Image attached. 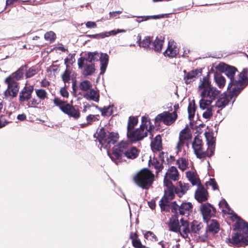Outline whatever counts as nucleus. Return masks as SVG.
<instances>
[{"label": "nucleus", "instance_id": "f257e3e1", "mask_svg": "<svg viewBox=\"0 0 248 248\" xmlns=\"http://www.w3.org/2000/svg\"><path fill=\"white\" fill-rule=\"evenodd\" d=\"M216 68L220 72L225 73L227 77L230 78V82L228 86V90L233 86L232 88L233 89V92H236V94L240 93L248 85V68L244 69L236 78H234V76L237 69L234 66L221 62L217 65Z\"/></svg>", "mask_w": 248, "mask_h": 248}, {"label": "nucleus", "instance_id": "f03ea898", "mask_svg": "<svg viewBox=\"0 0 248 248\" xmlns=\"http://www.w3.org/2000/svg\"><path fill=\"white\" fill-rule=\"evenodd\" d=\"M24 73V67L21 66L5 79V82L8 85L7 89L4 93L5 98H13L17 95L19 91V85L17 81L23 78Z\"/></svg>", "mask_w": 248, "mask_h": 248}, {"label": "nucleus", "instance_id": "7ed1b4c3", "mask_svg": "<svg viewBox=\"0 0 248 248\" xmlns=\"http://www.w3.org/2000/svg\"><path fill=\"white\" fill-rule=\"evenodd\" d=\"M154 128V126L151 124L150 120L144 116L142 117L140 127L132 132L133 133V137H131L129 134H126L127 138L131 143L140 141L147 136L148 131L152 130Z\"/></svg>", "mask_w": 248, "mask_h": 248}, {"label": "nucleus", "instance_id": "20e7f679", "mask_svg": "<svg viewBox=\"0 0 248 248\" xmlns=\"http://www.w3.org/2000/svg\"><path fill=\"white\" fill-rule=\"evenodd\" d=\"M220 93V91L213 86L203 90L201 93L202 98L199 102L200 108L205 109L211 105L214 100L218 97Z\"/></svg>", "mask_w": 248, "mask_h": 248}, {"label": "nucleus", "instance_id": "39448f33", "mask_svg": "<svg viewBox=\"0 0 248 248\" xmlns=\"http://www.w3.org/2000/svg\"><path fill=\"white\" fill-rule=\"evenodd\" d=\"M155 175L147 168H143L133 177L135 183L142 188L151 186L154 181Z\"/></svg>", "mask_w": 248, "mask_h": 248}, {"label": "nucleus", "instance_id": "423d86ee", "mask_svg": "<svg viewBox=\"0 0 248 248\" xmlns=\"http://www.w3.org/2000/svg\"><path fill=\"white\" fill-rule=\"evenodd\" d=\"M130 146L129 141L122 140L113 148L112 155L109 154V158L118 164V163L121 162L122 156Z\"/></svg>", "mask_w": 248, "mask_h": 248}, {"label": "nucleus", "instance_id": "0eeeda50", "mask_svg": "<svg viewBox=\"0 0 248 248\" xmlns=\"http://www.w3.org/2000/svg\"><path fill=\"white\" fill-rule=\"evenodd\" d=\"M54 104L59 107L60 109L69 116L78 119L80 116L79 111L76 109L72 105L56 97L53 100Z\"/></svg>", "mask_w": 248, "mask_h": 248}, {"label": "nucleus", "instance_id": "6e6552de", "mask_svg": "<svg viewBox=\"0 0 248 248\" xmlns=\"http://www.w3.org/2000/svg\"><path fill=\"white\" fill-rule=\"evenodd\" d=\"M193 207L192 204L190 202H183L179 206L176 202L174 201L172 202L170 210L172 214L188 217L192 212Z\"/></svg>", "mask_w": 248, "mask_h": 248}, {"label": "nucleus", "instance_id": "1a4fd4ad", "mask_svg": "<svg viewBox=\"0 0 248 248\" xmlns=\"http://www.w3.org/2000/svg\"><path fill=\"white\" fill-rule=\"evenodd\" d=\"M91 63L93 62L100 61V70L101 74L104 73L106 71L108 62V56L106 53H99L96 52H89L87 56L85 58Z\"/></svg>", "mask_w": 248, "mask_h": 248}, {"label": "nucleus", "instance_id": "9d476101", "mask_svg": "<svg viewBox=\"0 0 248 248\" xmlns=\"http://www.w3.org/2000/svg\"><path fill=\"white\" fill-rule=\"evenodd\" d=\"M226 242L230 246H233L237 248L248 245V240L240 232L238 231L232 233L231 238H227Z\"/></svg>", "mask_w": 248, "mask_h": 248}, {"label": "nucleus", "instance_id": "9b49d317", "mask_svg": "<svg viewBox=\"0 0 248 248\" xmlns=\"http://www.w3.org/2000/svg\"><path fill=\"white\" fill-rule=\"evenodd\" d=\"M235 93L236 92H233V89H232L228 93H224L220 95L219 94L217 98V100L216 102V107L219 108L220 110H222L229 104L233 97H236L239 94H236Z\"/></svg>", "mask_w": 248, "mask_h": 248}, {"label": "nucleus", "instance_id": "f8f14e48", "mask_svg": "<svg viewBox=\"0 0 248 248\" xmlns=\"http://www.w3.org/2000/svg\"><path fill=\"white\" fill-rule=\"evenodd\" d=\"M178 117L175 112L170 113L169 111H164L158 114L155 118V123H163L167 125H170L173 124Z\"/></svg>", "mask_w": 248, "mask_h": 248}, {"label": "nucleus", "instance_id": "ddd939ff", "mask_svg": "<svg viewBox=\"0 0 248 248\" xmlns=\"http://www.w3.org/2000/svg\"><path fill=\"white\" fill-rule=\"evenodd\" d=\"M200 209L203 220L206 222H208L211 218L216 216L217 210L209 202L202 203L200 205Z\"/></svg>", "mask_w": 248, "mask_h": 248}, {"label": "nucleus", "instance_id": "4468645a", "mask_svg": "<svg viewBox=\"0 0 248 248\" xmlns=\"http://www.w3.org/2000/svg\"><path fill=\"white\" fill-rule=\"evenodd\" d=\"M180 175L177 168L175 166L170 167L164 178V185L165 186H172V181H176L179 179Z\"/></svg>", "mask_w": 248, "mask_h": 248}, {"label": "nucleus", "instance_id": "2eb2a0df", "mask_svg": "<svg viewBox=\"0 0 248 248\" xmlns=\"http://www.w3.org/2000/svg\"><path fill=\"white\" fill-rule=\"evenodd\" d=\"M94 137L97 138L100 144V150L106 152L108 155V136L107 135L104 127H102L97 130L94 135Z\"/></svg>", "mask_w": 248, "mask_h": 248}, {"label": "nucleus", "instance_id": "dca6fc26", "mask_svg": "<svg viewBox=\"0 0 248 248\" xmlns=\"http://www.w3.org/2000/svg\"><path fill=\"white\" fill-rule=\"evenodd\" d=\"M78 64L79 68L82 69L83 75L85 76L92 75L95 71L94 65L89 62L85 58L78 59Z\"/></svg>", "mask_w": 248, "mask_h": 248}, {"label": "nucleus", "instance_id": "f3484780", "mask_svg": "<svg viewBox=\"0 0 248 248\" xmlns=\"http://www.w3.org/2000/svg\"><path fill=\"white\" fill-rule=\"evenodd\" d=\"M232 217L236 220V222L233 226V230H237L241 233L242 232L246 238H248V223L241 218L235 213L232 215Z\"/></svg>", "mask_w": 248, "mask_h": 248}, {"label": "nucleus", "instance_id": "a211bd4d", "mask_svg": "<svg viewBox=\"0 0 248 248\" xmlns=\"http://www.w3.org/2000/svg\"><path fill=\"white\" fill-rule=\"evenodd\" d=\"M195 198L200 203L205 202L209 198V193L206 189L201 184H199L195 192Z\"/></svg>", "mask_w": 248, "mask_h": 248}, {"label": "nucleus", "instance_id": "6ab92c4d", "mask_svg": "<svg viewBox=\"0 0 248 248\" xmlns=\"http://www.w3.org/2000/svg\"><path fill=\"white\" fill-rule=\"evenodd\" d=\"M202 72V69L201 68L192 70L187 73L185 70V76L184 78V80L185 83L188 84L195 81L199 76L201 75Z\"/></svg>", "mask_w": 248, "mask_h": 248}, {"label": "nucleus", "instance_id": "aec40b11", "mask_svg": "<svg viewBox=\"0 0 248 248\" xmlns=\"http://www.w3.org/2000/svg\"><path fill=\"white\" fill-rule=\"evenodd\" d=\"M179 52V49L176 46V43L173 41H170L168 42L167 48L163 54L166 57L174 58L177 56Z\"/></svg>", "mask_w": 248, "mask_h": 248}, {"label": "nucleus", "instance_id": "412c9836", "mask_svg": "<svg viewBox=\"0 0 248 248\" xmlns=\"http://www.w3.org/2000/svg\"><path fill=\"white\" fill-rule=\"evenodd\" d=\"M178 217L179 216L177 214H172L168 223L170 231L176 233L180 232V227Z\"/></svg>", "mask_w": 248, "mask_h": 248}, {"label": "nucleus", "instance_id": "4be33fe9", "mask_svg": "<svg viewBox=\"0 0 248 248\" xmlns=\"http://www.w3.org/2000/svg\"><path fill=\"white\" fill-rule=\"evenodd\" d=\"M180 232H179L181 235L184 238H186L188 234L189 233V222L186 220H184L183 218H181L180 220Z\"/></svg>", "mask_w": 248, "mask_h": 248}, {"label": "nucleus", "instance_id": "5701e85b", "mask_svg": "<svg viewBox=\"0 0 248 248\" xmlns=\"http://www.w3.org/2000/svg\"><path fill=\"white\" fill-rule=\"evenodd\" d=\"M164 43V38H162L161 36H160V38L156 37L154 41L152 40L150 45V49L154 50L156 52H160L162 49Z\"/></svg>", "mask_w": 248, "mask_h": 248}, {"label": "nucleus", "instance_id": "b1692460", "mask_svg": "<svg viewBox=\"0 0 248 248\" xmlns=\"http://www.w3.org/2000/svg\"><path fill=\"white\" fill-rule=\"evenodd\" d=\"M129 238L131 240L132 246L135 248H145V246L142 245L139 237L137 231L135 232H131L129 235Z\"/></svg>", "mask_w": 248, "mask_h": 248}, {"label": "nucleus", "instance_id": "393cba45", "mask_svg": "<svg viewBox=\"0 0 248 248\" xmlns=\"http://www.w3.org/2000/svg\"><path fill=\"white\" fill-rule=\"evenodd\" d=\"M138 123V119L137 117L130 116L128 118L127 126V133L129 134L130 137H133V133L132 132L134 131L135 127L137 125Z\"/></svg>", "mask_w": 248, "mask_h": 248}, {"label": "nucleus", "instance_id": "a878e982", "mask_svg": "<svg viewBox=\"0 0 248 248\" xmlns=\"http://www.w3.org/2000/svg\"><path fill=\"white\" fill-rule=\"evenodd\" d=\"M140 152V150L136 147L130 146L128 150H126L124 156H125L128 159H134L139 156Z\"/></svg>", "mask_w": 248, "mask_h": 248}, {"label": "nucleus", "instance_id": "bb28decb", "mask_svg": "<svg viewBox=\"0 0 248 248\" xmlns=\"http://www.w3.org/2000/svg\"><path fill=\"white\" fill-rule=\"evenodd\" d=\"M170 201H171V200H170L169 197L164 194V196L159 202L161 211L166 212L169 211L170 209V206L172 205V203L171 204H170Z\"/></svg>", "mask_w": 248, "mask_h": 248}, {"label": "nucleus", "instance_id": "cd10ccee", "mask_svg": "<svg viewBox=\"0 0 248 248\" xmlns=\"http://www.w3.org/2000/svg\"><path fill=\"white\" fill-rule=\"evenodd\" d=\"M153 151H160L162 149V139L160 135H157L151 143Z\"/></svg>", "mask_w": 248, "mask_h": 248}, {"label": "nucleus", "instance_id": "c85d7f7f", "mask_svg": "<svg viewBox=\"0 0 248 248\" xmlns=\"http://www.w3.org/2000/svg\"><path fill=\"white\" fill-rule=\"evenodd\" d=\"M83 96L88 100H92L96 102L99 101V94L96 91L93 89H91L87 92Z\"/></svg>", "mask_w": 248, "mask_h": 248}, {"label": "nucleus", "instance_id": "c756f323", "mask_svg": "<svg viewBox=\"0 0 248 248\" xmlns=\"http://www.w3.org/2000/svg\"><path fill=\"white\" fill-rule=\"evenodd\" d=\"M33 90V87L32 86L25 87L20 93V100L22 101H24L30 99Z\"/></svg>", "mask_w": 248, "mask_h": 248}, {"label": "nucleus", "instance_id": "7c9ffc66", "mask_svg": "<svg viewBox=\"0 0 248 248\" xmlns=\"http://www.w3.org/2000/svg\"><path fill=\"white\" fill-rule=\"evenodd\" d=\"M202 227V225L201 223H200L196 220H193L190 224L189 233L199 234L201 233V230Z\"/></svg>", "mask_w": 248, "mask_h": 248}, {"label": "nucleus", "instance_id": "2f4dec72", "mask_svg": "<svg viewBox=\"0 0 248 248\" xmlns=\"http://www.w3.org/2000/svg\"><path fill=\"white\" fill-rule=\"evenodd\" d=\"M186 176L193 186L197 185L201 183L199 176L196 172L188 171L186 173Z\"/></svg>", "mask_w": 248, "mask_h": 248}, {"label": "nucleus", "instance_id": "473e14b6", "mask_svg": "<svg viewBox=\"0 0 248 248\" xmlns=\"http://www.w3.org/2000/svg\"><path fill=\"white\" fill-rule=\"evenodd\" d=\"M196 109L197 106L196 105L195 101L194 100H192L189 102L187 108L188 119L190 121L192 120L194 118Z\"/></svg>", "mask_w": 248, "mask_h": 248}, {"label": "nucleus", "instance_id": "72a5a7b5", "mask_svg": "<svg viewBox=\"0 0 248 248\" xmlns=\"http://www.w3.org/2000/svg\"><path fill=\"white\" fill-rule=\"evenodd\" d=\"M192 147L194 149L195 154L201 151L202 147V141L198 136H196L192 143Z\"/></svg>", "mask_w": 248, "mask_h": 248}, {"label": "nucleus", "instance_id": "f704fd0d", "mask_svg": "<svg viewBox=\"0 0 248 248\" xmlns=\"http://www.w3.org/2000/svg\"><path fill=\"white\" fill-rule=\"evenodd\" d=\"M212 87L211 85V82L209 80L208 76L204 77L202 80H200V84L198 86L199 90H205L208 89V88Z\"/></svg>", "mask_w": 248, "mask_h": 248}, {"label": "nucleus", "instance_id": "c9c22d12", "mask_svg": "<svg viewBox=\"0 0 248 248\" xmlns=\"http://www.w3.org/2000/svg\"><path fill=\"white\" fill-rule=\"evenodd\" d=\"M214 79L218 87L220 88L224 87L225 84V78L220 73L217 72L214 74Z\"/></svg>", "mask_w": 248, "mask_h": 248}, {"label": "nucleus", "instance_id": "e433bc0d", "mask_svg": "<svg viewBox=\"0 0 248 248\" xmlns=\"http://www.w3.org/2000/svg\"><path fill=\"white\" fill-rule=\"evenodd\" d=\"M139 37V36H138ZM139 45L140 47L147 48L150 50V45L151 44L152 38L149 36L145 37L142 40H141V37L140 36Z\"/></svg>", "mask_w": 248, "mask_h": 248}, {"label": "nucleus", "instance_id": "4c0bfd02", "mask_svg": "<svg viewBox=\"0 0 248 248\" xmlns=\"http://www.w3.org/2000/svg\"><path fill=\"white\" fill-rule=\"evenodd\" d=\"M176 164L181 170L184 171L188 168V162L185 158L181 157L176 160Z\"/></svg>", "mask_w": 248, "mask_h": 248}, {"label": "nucleus", "instance_id": "58836bf2", "mask_svg": "<svg viewBox=\"0 0 248 248\" xmlns=\"http://www.w3.org/2000/svg\"><path fill=\"white\" fill-rule=\"evenodd\" d=\"M62 79L65 83L69 82L71 78L74 77V73L69 69H66L62 75Z\"/></svg>", "mask_w": 248, "mask_h": 248}, {"label": "nucleus", "instance_id": "ea45409f", "mask_svg": "<svg viewBox=\"0 0 248 248\" xmlns=\"http://www.w3.org/2000/svg\"><path fill=\"white\" fill-rule=\"evenodd\" d=\"M208 230L210 232L216 233L219 230V224L217 221L215 219H212L211 223L209 224Z\"/></svg>", "mask_w": 248, "mask_h": 248}, {"label": "nucleus", "instance_id": "a19ab883", "mask_svg": "<svg viewBox=\"0 0 248 248\" xmlns=\"http://www.w3.org/2000/svg\"><path fill=\"white\" fill-rule=\"evenodd\" d=\"M163 162L159 161L157 159H154L153 162L152 163V165L154 166V168L155 169V174L157 175L158 173L161 172L164 168Z\"/></svg>", "mask_w": 248, "mask_h": 248}, {"label": "nucleus", "instance_id": "79ce46f5", "mask_svg": "<svg viewBox=\"0 0 248 248\" xmlns=\"http://www.w3.org/2000/svg\"><path fill=\"white\" fill-rule=\"evenodd\" d=\"M80 90L83 92H88L92 88V84L89 80H85L81 81L78 86Z\"/></svg>", "mask_w": 248, "mask_h": 248}, {"label": "nucleus", "instance_id": "37998d69", "mask_svg": "<svg viewBox=\"0 0 248 248\" xmlns=\"http://www.w3.org/2000/svg\"><path fill=\"white\" fill-rule=\"evenodd\" d=\"M191 134L189 133L188 130L186 128L182 130L179 133V139L185 141L191 139Z\"/></svg>", "mask_w": 248, "mask_h": 248}, {"label": "nucleus", "instance_id": "c03bdc74", "mask_svg": "<svg viewBox=\"0 0 248 248\" xmlns=\"http://www.w3.org/2000/svg\"><path fill=\"white\" fill-rule=\"evenodd\" d=\"M166 186L167 187V190H165L164 195L169 197L170 200H173L175 197V186L173 185H172V186Z\"/></svg>", "mask_w": 248, "mask_h": 248}, {"label": "nucleus", "instance_id": "a18cd8bd", "mask_svg": "<svg viewBox=\"0 0 248 248\" xmlns=\"http://www.w3.org/2000/svg\"><path fill=\"white\" fill-rule=\"evenodd\" d=\"M35 94L40 100H44L45 99L47 98V93L44 89H36Z\"/></svg>", "mask_w": 248, "mask_h": 248}, {"label": "nucleus", "instance_id": "49530a36", "mask_svg": "<svg viewBox=\"0 0 248 248\" xmlns=\"http://www.w3.org/2000/svg\"><path fill=\"white\" fill-rule=\"evenodd\" d=\"M99 115H89L86 117L87 123L82 124V127H83L87 125L91 124L93 122L99 120Z\"/></svg>", "mask_w": 248, "mask_h": 248}, {"label": "nucleus", "instance_id": "de8ad7c7", "mask_svg": "<svg viewBox=\"0 0 248 248\" xmlns=\"http://www.w3.org/2000/svg\"><path fill=\"white\" fill-rule=\"evenodd\" d=\"M144 237L152 242H156L158 240V238L156 235L151 231H147L144 233Z\"/></svg>", "mask_w": 248, "mask_h": 248}, {"label": "nucleus", "instance_id": "09e8293b", "mask_svg": "<svg viewBox=\"0 0 248 248\" xmlns=\"http://www.w3.org/2000/svg\"><path fill=\"white\" fill-rule=\"evenodd\" d=\"M39 71V69L36 67H31L28 69L25 74L26 78H30L36 75Z\"/></svg>", "mask_w": 248, "mask_h": 248}, {"label": "nucleus", "instance_id": "8fccbe9b", "mask_svg": "<svg viewBox=\"0 0 248 248\" xmlns=\"http://www.w3.org/2000/svg\"><path fill=\"white\" fill-rule=\"evenodd\" d=\"M214 106H210L206 108V109L202 114V117L206 119H210L213 116Z\"/></svg>", "mask_w": 248, "mask_h": 248}, {"label": "nucleus", "instance_id": "3c124183", "mask_svg": "<svg viewBox=\"0 0 248 248\" xmlns=\"http://www.w3.org/2000/svg\"><path fill=\"white\" fill-rule=\"evenodd\" d=\"M163 16L161 15H155L152 16H139L137 19V21L138 22H140L143 21H146L147 20L150 19H158L161 17H163Z\"/></svg>", "mask_w": 248, "mask_h": 248}, {"label": "nucleus", "instance_id": "603ef678", "mask_svg": "<svg viewBox=\"0 0 248 248\" xmlns=\"http://www.w3.org/2000/svg\"><path fill=\"white\" fill-rule=\"evenodd\" d=\"M119 139V135L117 132H109V143L115 144Z\"/></svg>", "mask_w": 248, "mask_h": 248}, {"label": "nucleus", "instance_id": "864d4df0", "mask_svg": "<svg viewBox=\"0 0 248 248\" xmlns=\"http://www.w3.org/2000/svg\"><path fill=\"white\" fill-rule=\"evenodd\" d=\"M55 38L56 35L55 33L52 31H48L45 34V38L47 41H53Z\"/></svg>", "mask_w": 248, "mask_h": 248}, {"label": "nucleus", "instance_id": "5fc2aeb1", "mask_svg": "<svg viewBox=\"0 0 248 248\" xmlns=\"http://www.w3.org/2000/svg\"><path fill=\"white\" fill-rule=\"evenodd\" d=\"M206 185H209L212 186V188L214 190H218V185L214 178H210L208 182H206Z\"/></svg>", "mask_w": 248, "mask_h": 248}, {"label": "nucleus", "instance_id": "6e6d98bb", "mask_svg": "<svg viewBox=\"0 0 248 248\" xmlns=\"http://www.w3.org/2000/svg\"><path fill=\"white\" fill-rule=\"evenodd\" d=\"M196 155L197 157L200 159L205 158L207 156L210 157L209 156V152L207 151L203 152V151H202V150H201V151H200L199 152H198L197 153H196Z\"/></svg>", "mask_w": 248, "mask_h": 248}, {"label": "nucleus", "instance_id": "4d7b16f0", "mask_svg": "<svg viewBox=\"0 0 248 248\" xmlns=\"http://www.w3.org/2000/svg\"><path fill=\"white\" fill-rule=\"evenodd\" d=\"M41 103V101L36 98H32L27 104L29 107H35Z\"/></svg>", "mask_w": 248, "mask_h": 248}, {"label": "nucleus", "instance_id": "13d9d810", "mask_svg": "<svg viewBox=\"0 0 248 248\" xmlns=\"http://www.w3.org/2000/svg\"><path fill=\"white\" fill-rule=\"evenodd\" d=\"M206 137L207 144L209 147H213L214 148H215V140L213 136H211L210 137Z\"/></svg>", "mask_w": 248, "mask_h": 248}, {"label": "nucleus", "instance_id": "bf43d9fd", "mask_svg": "<svg viewBox=\"0 0 248 248\" xmlns=\"http://www.w3.org/2000/svg\"><path fill=\"white\" fill-rule=\"evenodd\" d=\"M218 205L219 207L225 208L228 210V211L231 210L230 206L225 199H222L221 201H220Z\"/></svg>", "mask_w": 248, "mask_h": 248}, {"label": "nucleus", "instance_id": "052dcab7", "mask_svg": "<svg viewBox=\"0 0 248 248\" xmlns=\"http://www.w3.org/2000/svg\"><path fill=\"white\" fill-rule=\"evenodd\" d=\"M185 141L179 139V140L177 143V145L176 147L177 152H181L182 149L183 147L184 146L185 143Z\"/></svg>", "mask_w": 248, "mask_h": 248}, {"label": "nucleus", "instance_id": "680f3d73", "mask_svg": "<svg viewBox=\"0 0 248 248\" xmlns=\"http://www.w3.org/2000/svg\"><path fill=\"white\" fill-rule=\"evenodd\" d=\"M75 56V54L71 55L70 54L66 59L64 60V63L66 65V67L68 66V64H72L75 60L73 59V56Z\"/></svg>", "mask_w": 248, "mask_h": 248}, {"label": "nucleus", "instance_id": "e2e57ef3", "mask_svg": "<svg viewBox=\"0 0 248 248\" xmlns=\"http://www.w3.org/2000/svg\"><path fill=\"white\" fill-rule=\"evenodd\" d=\"M179 186H180V188L182 189L185 192H186V191L189 188V184H186L184 183H182L181 182H179Z\"/></svg>", "mask_w": 248, "mask_h": 248}, {"label": "nucleus", "instance_id": "0e129e2a", "mask_svg": "<svg viewBox=\"0 0 248 248\" xmlns=\"http://www.w3.org/2000/svg\"><path fill=\"white\" fill-rule=\"evenodd\" d=\"M125 32V31L124 29L113 30L109 31V36L115 35L117 33H123V32Z\"/></svg>", "mask_w": 248, "mask_h": 248}, {"label": "nucleus", "instance_id": "69168bd1", "mask_svg": "<svg viewBox=\"0 0 248 248\" xmlns=\"http://www.w3.org/2000/svg\"><path fill=\"white\" fill-rule=\"evenodd\" d=\"M60 93L63 97L67 98L69 96V93L65 87H63L61 89Z\"/></svg>", "mask_w": 248, "mask_h": 248}, {"label": "nucleus", "instance_id": "338daca9", "mask_svg": "<svg viewBox=\"0 0 248 248\" xmlns=\"http://www.w3.org/2000/svg\"><path fill=\"white\" fill-rule=\"evenodd\" d=\"M174 192L178 195V197H181L186 192L182 189L175 186Z\"/></svg>", "mask_w": 248, "mask_h": 248}, {"label": "nucleus", "instance_id": "774afa93", "mask_svg": "<svg viewBox=\"0 0 248 248\" xmlns=\"http://www.w3.org/2000/svg\"><path fill=\"white\" fill-rule=\"evenodd\" d=\"M122 13V11H117L115 12H109V17L118 18L119 17V16Z\"/></svg>", "mask_w": 248, "mask_h": 248}]
</instances>
